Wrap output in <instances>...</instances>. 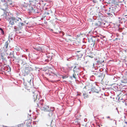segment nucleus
Instances as JSON below:
<instances>
[{
  "label": "nucleus",
  "instance_id": "obj_27",
  "mask_svg": "<svg viewBox=\"0 0 127 127\" xmlns=\"http://www.w3.org/2000/svg\"><path fill=\"white\" fill-rule=\"evenodd\" d=\"M1 0L3 2H5V0Z\"/></svg>",
  "mask_w": 127,
  "mask_h": 127
},
{
  "label": "nucleus",
  "instance_id": "obj_11",
  "mask_svg": "<svg viewBox=\"0 0 127 127\" xmlns=\"http://www.w3.org/2000/svg\"><path fill=\"white\" fill-rule=\"evenodd\" d=\"M9 56H10L9 57L13 59V61H14V59L15 58V57L14 56V54L13 53H10V54H9Z\"/></svg>",
  "mask_w": 127,
  "mask_h": 127
},
{
  "label": "nucleus",
  "instance_id": "obj_1",
  "mask_svg": "<svg viewBox=\"0 0 127 127\" xmlns=\"http://www.w3.org/2000/svg\"><path fill=\"white\" fill-rule=\"evenodd\" d=\"M22 22L21 19V18H18L17 19V23L18 27L17 28L16 26H15L14 28V29L15 30L14 31L16 32H17L18 29H22L23 26L24 25V24Z\"/></svg>",
  "mask_w": 127,
  "mask_h": 127
},
{
  "label": "nucleus",
  "instance_id": "obj_2",
  "mask_svg": "<svg viewBox=\"0 0 127 127\" xmlns=\"http://www.w3.org/2000/svg\"><path fill=\"white\" fill-rule=\"evenodd\" d=\"M2 9L4 11V14L2 15L3 17V19L4 20H7L8 19H10V15L11 14L8 8L6 7L5 8H2Z\"/></svg>",
  "mask_w": 127,
  "mask_h": 127
},
{
  "label": "nucleus",
  "instance_id": "obj_30",
  "mask_svg": "<svg viewBox=\"0 0 127 127\" xmlns=\"http://www.w3.org/2000/svg\"><path fill=\"white\" fill-rule=\"evenodd\" d=\"M125 123H126L127 124V122H125Z\"/></svg>",
  "mask_w": 127,
  "mask_h": 127
},
{
  "label": "nucleus",
  "instance_id": "obj_12",
  "mask_svg": "<svg viewBox=\"0 0 127 127\" xmlns=\"http://www.w3.org/2000/svg\"><path fill=\"white\" fill-rule=\"evenodd\" d=\"M126 20L125 19V18H123L121 19L120 20H119V22L120 23L122 24L123 23L125 22Z\"/></svg>",
  "mask_w": 127,
  "mask_h": 127
},
{
  "label": "nucleus",
  "instance_id": "obj_10",
  "mask_svg": "<svg viewBox=\"0 0 127 127\" xmlns=\"http://www.w3.org/2000/svg\"><path fill=\"white\" fill-rule=\"evenodd\" d=\"M37 93V92L36 91L33 92V96L34 101L36 100L37 98V96L38 95Z\"/></svg>",
  "mask_w": 127,
  "mask_h": 127
},
{
  "label": "nucleus",
  "instance_id": "obj_5",
  "mask_svg": "<svg viewBox=\"0 0 127 127\" xmlns=\"http://www.w3.org/2000/svg\"><path fill=\"white\" fill-rule=\"evenodd\" d=\"M17 19L15 18H10L9 20V24L10 25L13 26L15 24V23L17 24Z\"/></svg>",
  "mask_w": 127,
  "mask_h": 127
},
{
  "label": "nucleus",
  "instance_id": "obj_7",
  "mask_svg": "<svg viewBox=\"0 0 127 127\" xmlns=\"http://www.w3.org/2000/svg\"><path fill=\"white\" fill-rule=\"evenodd\" d=\"M13 0L11 1H6V5L7 6H10V7H13L14 5V4L13 1Z\"/></svg>",
  "mask_w": 127,
  "mask_h": 127
},
{
  "label": "nucleus",
  "instance_id": "obj_21",
  "mask_svg": "<svg viewBox=\"0 0 127 127\" xmlns=\"http://www.w3.org/2000/svg\"><path fill=\"white\" fill-rule=\"evenodd\" d=\"M123 17L124 18H125V19L126 20H127V15H123Z\"/></svg>",
  "mask_w": 127,
  "mask_h": 127
},
{
  "label": "nucleus",
  "instance_id": "obj_13",
  "mask_svg": "<svg viewBox=\"0 0 127 127\" xmlns=\"http://www.w3.org/2000/svg\"><path fill=\"white\" fill-rule=\"evenodd\" d=\"M34 2L32 1H29V3H28V5H27V7L28 6H30V5H32L34 6V4H33V3Z\"/></svg>",
  "mask_w": 127,
  "mask_h": 127
},
{
  "label": "nucleus",
  "instance_id": "obj_29",
  "mask_svg": "<svg viewBox=\"0 0 127 127\" xmlns=\"http://www.w3.org/2000/svg\"><path fill=\"white\" fill-rule=\"evenodd\" d=\"M3 30V29L2 28H0V30L1 31V30Z\"/></svg>",
  "mask_w": 127,
  "mask_h": 127
},
{
  "label": "nucleus",
  "instance_id": "obj_20",
  "mask_svg": "<svg viewBox=\"0 0 127 127\" xmlns=\"http://www.w3.org/2000/svg\"><path fill=\"white\" fill-rule=\"evenodd\" d=\"M73 67L72 66H69L68 65L67 69L69 70H71L72 68Z\"/></svg>",
  "mask_w": 127,
  "mask_h": 127
},
{
  "label": "nucleus",
  "instance_id": "obj_8",
  "mask_svg": "<svg viewBox=\"0 0 127 127\" xmlns=\"http://www.w3.org/2000/svg\"><path fill=\"white\" fill-rule=\"evenodd\" d=\"M8 44L9 42L8 41H7L5 42L4 46L3 47V48L4 49V51L5 52H6L7 50V48Z\"/></svg>",
  "mask_w": 127,
  "mask_h": 127
},
{
  "label": "nucleus",
  "instance_id": "obj_18",
  "mask_svg": "<svg viewBox=\"0 0 127 127\" xmlns=\"http://www.w3.org/2000/svg\"><path fill=\"white\" fill-rule=\"evenodd\" d=\"M83 95L84 96V98H85L86 97H87L88 96V95L87 94L86 92L84 93L83 92Z\"/></svg>",
  "mask_w": 127,
  "mask_h": 127
},
{
  "label": "nucleus",
  "instance_id": "obj_23",
  "mask_svg": "<svg viewBox=\"0 0 127 127\" xmlns=\"http://www.w3.org/2000/svg\"><path fill=\"white\" fill-rule=\"evenodd\" d=\"M1 33H2V35H4V32L3 31V30L1 31Z\"/></svg>",
  "mask_w": 127,
  "mask_h": 127
},
{
  "label": "nucleus",
  "instance_id": "obj_24",
  "mask_svg": "<svg viewBox=\"0 0 127 127\" xmlns=\"http://www.w3.org/2000/svg\"><path fill=\"white\" fill-rule=\"evenodd\" d=\"M67 77L66 76H62V78L63 79H65V78H67Z\"/></svg>",
  "mask_w": 127,
  "mask_h": 127
},
{
  "label": "nucleus",
  "instance_id": "obj_15",
  "mask_svg": "<svg viewBox=\"0 0 127 127\" xmlns=\"http://www.w3.org/2000/svg\"><path fill=\"white\" fill-rule=\"evenodd\" d=\"M95 25L96 27H97L102 25L99 21H98L97 23L95 24Z\"/></svg>",
  "mask_w": 127,
  "mask_h": 127
},
{
  "label": "nucleus",
  "instance_id": "obj_26",
  "mask_svg": "<svg viewBox=\"0 0 127 127\" xmlns=\"http://www.w3.org/2000/svg\"><path fill=\"white\" fill-rule=\"evenodd\" d=\"M113 122L114 123H115V124L116 125V121H115V120H114V121H113Z\"/></svg>",
  "mask_w": 127,
  "mask_h": 127
},
{
  "label": "nucleus",
  "instance_id": "obj_36",
  "mask_svg": "<svg viewBox=\"0 0 127 127\" xmlns=\"http://www.w3.org/2000/svg\"><path fill=\"white\" fill-rule=\"evenodd\" d=\"M31 80H30V82H31Z\"/></svg>",
  "mask_w": 127,
  "mask_h": 127
},
{
  "label": "nucleus",
  "instance_id": "obj_19",
  "mask_svg": "<svg viewBox=\"0 0 127 127\" xmlns=\"http://www.w3.org/2000/svg\"><path fill=\"white\" fill-rule=\"evenodd\" d=\"M46 59H43V62H48L49 61L47 59V57H46Z\"/></svg>",
  "mask_w": 127,
  "mask_h": 127
},
{
  "label": "nucleus",
  "instance_id": "obj_28",
  "mask_svg": "<svg viewBox=\"0 0 127 127\" xmlns=\"http://www.w3.org/2000/svg\"><path fill=\"white\" fill-rule=\"evenodd\" d=\"M32 10H33V7H31V9Z\"/></svg>",
  "mask_w": 127,
  "mask_h": 127
},
{
  "label": "nucleus",
  "instance_id": "obj_34",
  "mask_svg": "<svg viewBox=\"0 0 127 127\" xmlns=\"http://www.w3.org/2000/svg\"><path fill=\"white\" fill-rule=\"evenodd\" d=\"M3 127H5V126H3ZM5 127H8L5 126Z\"/></svg>",
  "mask_w": 127,
  "mask_h": 127
},
{
  "label": "nucleus",
  "instance_id": "obj_25",
  "mask_svg": "<svg viewBox=\"0 0 127 127\" xmlns=\"http://www.w3.org/2000/svg\"><path fill=\"white\" fill-rule=\"evenodd\" d=\"M107 15H110V16L112 15V14H111L110 13H107Z\"/></svg>",
  "mask_w": 127,
  "mask_h": 127
},
{
  "label": "nucleus",
  "instance_id": "obj_22",
  "mask_svg": "<svg viewBox=\"0 0 127 127\" xmlns=\"http://www.w3.org/2000/svg\"><path fill=\"white\" fill-rule=\"evenodd\" d=\"M22 57L24 59L22 60V61H23V60H26L27 59V58L25 56H22ZM23 62H24L23 61Z\"/></svg>",
  "mask_w": 127,
  "mask_h": 127
},
{
  "label": "nucleus",
  "instance_id": "obj_35",
  "mask_svg": "<svg viewBox=\"0 0 127 127\" xmlns=\"http://www.w3.org/2000/svg\"><path fill=\"white\" fill-rule=\"evenodd\" d=\"M89 93L90 94H91V92H89Z\"/></svg>",
  "mask_w": 127,
  "mask_h": 127
},
{
  "label": "nucleus",
  "instance_id": "obj_17",
  "mask_svg": "<svg viewBox=\"0 0 127 127\" xmlns=\"http://www.w3.org/2000/svg\"><path fill=\"white\" fill-rule=\"evenodd\" d=\"M34 49L35 50L37 51H40L41 50V48L40 47H36Z\"/></svg>",
  "mask_w": 127,
  "mask_h": 127
},
{
  "label": "nucleus",
  "instance_id": "obj_38",
  "mask_svg": "<svg viewBox=\"0 0 127 127\" xmlns=\"http://www.w3.org/2000/svg\"><path fill=\"white\" fill-rule=\"evenodd\" d=\"M25 63H24V64H25Z\"/></svg>",
  "mask_w": 127,
  "mask_h": 127
},
{
  "label": "nucleus",
  "instance_id": "obj_14",
  "mask_svg": "<svg viewBox=\"0 0 127 127\" xmlns=\"http://www.w3.org/2000/svg\"><path fill=\"white\" fill-rule=\"evenodd\" d=\"M76 75L74 73L73 74L72 76H70V78L71 79H73V78H74V79L75 80H76Z\"/></svg>",
  "mask_w": 127,
  "mask_h": 127
},
{
  "label": "nucleus",
  "instance_id": "obj_37",
  "mask_svg": "<svg viewBox=\"0 0 127 127\" xmlns=\"http://www.w3.org/2000/svg\"><path fill=\"white\" fill-rule=\"evenodd\" d=\"M51 123L50 124H49L50 125V124H51Z\"/></svg>",
  "mask_w": 127,
  "mask_h": 127
},
{
  "label": "nucleus",
  "instance_id": "obj_9",
  "mask_svg": "<svg viewBox=\"0 0 127 127\" xmlns=\"http://www.w3.org/2000/svg\"><path fill=\"white\" fill-rule=\"evenodd\" d=\"M54 110V107H51L50 109V110L49 111H49L50 112L49 114H48L49 116L50 117L52 115L53 113V111Z\"/></svg>",
  "mask_w": 127,
  "mask_h": 127
},
{
  "label": "nucleus",
  "instance_id": "obj_3",
  "mask_svg": "<svg viewBox=\"0 0 127 127\" xmlns=\"http://www.w3.org/2000/svg\"><path fill=\"white\" fill-rule=\"evenodd\" d=\"M43 101V100H42L38 104H37V105L40 107L42 110L46 111H49L50 108L49 106L46 105H44L42 102Z\"/></svg>",
  "mask_w": 127,
  "mask_h": 127
},
{
  "label": "nucleus",
  "instance_id": "obj_32",
  "mask_svg": "<svg viewBox=\"0 0 127 127\" xmlns=\"http://www.w3.org/2000/svg\"><path fill=\"white\" fill-rule=\"evenodd\" d=\"M25 50H26V52H27V51L28 50V49H26Z\"/></svg>",
  "mask_w": 127,
  "mask_h": 127
},
{
  "label": "nucleus",
  "instance_id": "obj_4",
  "mask_svg": "<svg viewBox=\"0 0 127 127\" xmlns=\"http://www.w3.org/2000/svg\"><path fill=\"white\" fill-rule=\"evenodd\" d=\"M32 70V69L31 67L29 66H27L25 67V73L26 75H27Z\"/></svg>",
  "mask_w": 127,
  "mask_h": 127
},
{
  "label": "nucleus",
  "instance_id": "obj_33",
  "mask_svg": "<svg viewBox=\"0 0 127 127\" xmlns=\"http://www.w3.org/2000/svg\"><path fill=\"white\" fill-rule=\"evenodd\" d=\"M9 56H8L7 58H9L10 57H9Z\"/></svg>",
  "mask_w": 127,
  "mask_h": 127
},
{
  "label": "nucleus",
  "instance_id": "obj_16",
  "mask_svg": "<svg viewBox=\"0 0 127 127\" xmlns=\"http://www.w3.org/2000/svg\"><path fill=\"white\" fill-rule=\"evenodd\" d=\"M122 82L124 83H127V78H125V79H124L123 80H122L121 81Z\"/></svg>",
  "mask_w": 127,
  "mask_h": 127
},
{
  "label": "nucleus",
  "instance_id": "obj_39",
  "mask_svg": "<svg viewBox=\"0 0 127 127\" xmlns=\"http://www.w3.org/2000/svg\"><path fill=\"white\" fill-rule=\"evenodd\" d=\"M119 19H120V18H119Z\"/></svg>",
  "mask_w": 127,
  "mask_h": 127
},
{
  "label": "nucleus",
  "instance_id": "obj_6",
  "mask_svg": "<svg viewBox=\"0 0 127 127\" xmlns=\"http://www.w3.org/2000/svg\"><path fill=\"white\" fill-rule=\"evenodd\" d=\"M98 40V39L96 36H92L90 39V41L92 42V43H91V45L94 46L95 44V41Z\"/></svg>",
  "mask_w": 127,
  "mask_h": 127
},
{
  "label": "nucleus",
  "instance_id": "obj_31",
  "mask_svg": "<svg viewBox=\"0 0 127 127\" xmlns=\"http://www.w3.org/2000/svg\"><path fill=\"white\" fill-rule=\"evenodd\" d=\"M107 118H110V117L109 116H108L107 117Z\"/></svg>",
  "mask_w": 127,
  "mask_h": 127
},
{
  "label": "nucleus",
  "instance_id": "obj_40",
  "mask_svg": "<svg viewBox=\"0 0 127 127\" xmlns=\"http://www.w3.org/2000/svg\"><path fill=\"white\" fill-rule=\"evenodd\" d=\"M47 14H49L48 13H47Z\"/></svg>",
  "mask_w": 127,
  "mask_h": 127
}]
</instances>
